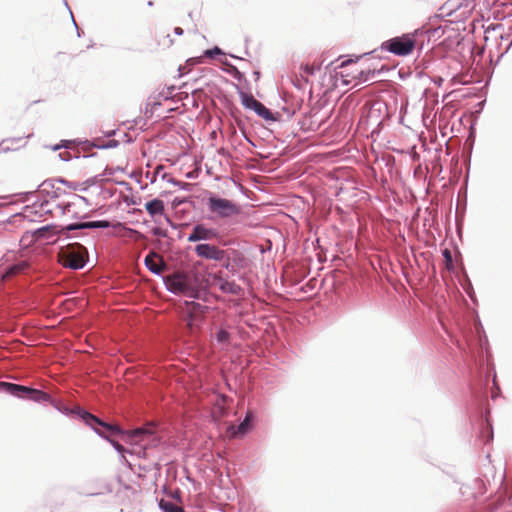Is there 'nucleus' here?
Instances as JSON below:
<instances>
[{"mask_svg": "<svg viewBox=\"0 0 512 512\" xmlns=\"http://www.w3.org/2000/svg\"><path fill=\"white\" fill-rule=\"evenodd\" d=\"M206 209L211 221L229 219L240 214V207L235 202L211 192L206 198Z\"/></svg>", "mask_w": 512, "mask_h": 512, "instance_id": "obj_1", "label": "nucleus"}, {"mask_svg": "<svg viewBox=\"0 0 512 512\" xmlns=\"http://www.w3.org/2000/svg\"><path fill=\"white\" fill-rule=\"evenodd\" d=\"M166 289L176 295L199 299L201 291L194 285L190 276L183 273H174L164 279Z\"/></svg>", "mask_w": 512, "mask_h": 512, "instance_id": "obj_2", "label": "nucleus"}, {"mask_svg": "<svg viewBox=\"0 0 512 512\" xmlns=\"http://www.w3.org/2000/svg\"><path fill=\"white\" fill-rule=\"evenodd\" d=\"M59 262L65 268L80 270L88 262V251L79 243L68 244L59 252Z\"/></svg>", "mask_w": 512, "mask_h": 512, "instance_id": "obj_3", "label": "nucleus"}, {"mask_svg": "<svg viewBox=\"0 0 512 512\" xmlns=\"http://www.w3.org/2000/svg\"><path fill=\"white\" fill-rule=\"evenodd\" d=\"M0 389L14 397L21 399H29L36 403H50L52 399V397L48 393L42 390L10 382H0Z\"/></svg>", "mask_w": 512, "mask_h": 512, "instance_id": "obj_4", "label": "nucleus"}, {"mask_svg": "<svg viewBox=\"0 0 512 512\" xmlns=\"http://www.w3.org/2000/svg\"><path fill=\"white\" fill-rule=\"evenodd\" d=\"M418 35V31L414 34H403L384 41L381 44V48L397 56H407L412 53L417 45L415 37Z\"/></svg>", "mask_w": 512, "mask_h": 512, "instance_id": "obj_5", "label": "nucleus"}, {"mask_svg": "<svg viewBox=\"0 0 512 512\" xmlns=\"http://www.w3.org/2000/svg\"><path fill=\"white\" fill-rule=\"evenodd\" d=\"M78 417L102 438L108 439L109 435H119L123 433L119 426L104 422L86 410H79Z\"/></svg>", "mask_w": 512, "mask_h": 512, "instance_id": "obj_6", "label": "nucleus"}, {"mask_svg": "<svg viewBox=\"0 0 512 512\" xmlns=\"http://www.w3.org/2000/svg\"><path fill=\"white\" fill-rule=\"evenodd\" d=\"M241 103L245 109L253 110L259 117L265 120H274L272 112L266 108L260 101L254 98L252 94L240 93Z\"/></svg>", "mask_w": 512, "mask_h": 512, "instance_id": "obj_7", "label": "nucleus"}, {"mask_svg": "<svg viewBox=\"0 0 512 512\" xmlns=\"http://www.w3.org/2000/svg\"><path fill=\"white\" fill-rule=\"evenodd\" d=\"M194 251L198 257L207 260L222 261L226 258V250L208 243L196 245Z\"/></svg>", "mask_w": 512, "mask_h": 512, "instance_id": "obj_8", "label": "nucleus"}, {"mask_svg": "<svg viewBox=\"0 0 512 512\" xmlns=\"http://www.w3.org/2000/svg\"><path fill=\"white\" fill-rule=\"evenodd\" d=\"M217 235L216 229L208 228L204 224H196L193 226L187 240L188 242L210 241L215 239Z\"/></svg>", "mask_w": 512, "mask_h": 512, "instance_id": "obj_9", "label": "nucleus"}, {"mask_svg": "<svg viewBox=\"0 0 512 512\" xmlns=\"http://www.w3.org/2000/svg\"><path fill=\"white\" fill-rule=\"evenodd\" d=\"M213 285L225 294L238 296L242 291V288L238 284H236L234 281H229L221 274H215L213 276Z\"/></svg>", "mask_w": 512, "mask_h": 512, "instance_id": "obj_10", "label": "nucleus"}, {"mask_svg": "<svg viewBox=\"0 0 512 512\" xmlns=\"http://www.w3.org/2000/svg\"><path fill=\"white\" fill-rule=\"evenodd\" d=\"M111 226L110 222L107 220H97V221H87V222H77L68 224L63 229L67 231L73 230H84V229H105Z\"/></svg>", "mask_w": 512, "mask_h": 512, "instance_id": "obj_11", "label": "nucleus"}, {"mask_svg": "<svg viewBox=\"0 0 512 512\" xmlns=\"http://www.w3.org/2000/svg\"><path fill=\"white\" fill-rule=\"evenodd\" d=\"M144 264L146 268L155 275H160L165 268V264L163 261L159 260V255L154 251H151L145 257Z\"/></svg>", "mask_w": 512, "mask_h": 512, "instance_id": "obj_12", "label": "nucleus"}, {"mask_svg": "<svg viewBox=\"0 0 512 512\" xmlns=\"http://www.w3.org/2000/svg\"><path fill=\"white\" fill-rule=\"evenodd\" d=\"M29 268V263L26 260L17 261L9 265L2 273L3 279H9L18 274L24 273Z\"/></svg>", "mask_w": 512, "mask_h": 512, "instance_id": "obj_13", "label": "nucleus"}, {"mask_svg": "<svg viewBox=\"0 0 512 512\" xmlns=\"http://www.w3.org/2000/svg\"><path fill=\"white\" fill-rule=\"evenodd\" d=\"M145 209L151 217L164 214V202L161 199L155 198L145 204Z\"/></svg>", "mask_w": 512, "mask_h": 512, "instance_id": "obj_14", "label": "nucleus"}, {"mask_svg": "<svg viewBox=\"0 0 512 512\" xmlns=\"http://www.w3.org/2000/svg\"><path fill=\"white\" fill-rule=\"evenodd\" d=\"M40 193H46L51 198H58L61 195V189L55 187L54 180H45L39 185Z\"/></svg>", "mask_w": 512, "mask_h": 512, "instance_id": "obj_15", "label": "nucleus"}, {"mask_svg": "<svg viewBox=\"0 0 512 512\" xmlns=\"http://www.w3.org/2000/svg\"><path fill=\"white\" fill-rule=\"evenodd\" d=\"M84 204L86 206L89 205V201L86 197L74 194L72 196V200L64 204V213L66 214H75L74 207L81 206Z\"/></svg>", "mask_w": 512, "mask_h": 512, "instance_id": "obj_16", "label": "nucleus"}, {"mask_svg": "<svg viewBox=\"0 0 512 512\" xmlns=\"http://www.w3.org/2000/svg\"><path fill=\"white\" fill-rule=\"evenodd\" d=\"M49 404L51 406H53L57 411H59L60 413L66 415V416H74V415L78 416V411L82 410L81 408L72 409V408L63 406L60 404V402L54 400L53 398L51 399Z\"/></svg>", "mask_w": 512, "mask_h": 512, "instance_id": "obj_17", "label": "nucleus"}, {"mask_svg": "<svg viewBox=\"0 0 512 512\" xmlns=\"http://www.w3.org/2000/svg\"><path fill=\"white\" fill-rule=\"evenodd\" d=\"M159 509L162 512H185V510L171 501L161 499L158 503Z\"/></svg>", "mask_w": 512, "mask_h": 512, "instance_id": "obj_18", "label": "nucleus"}, {"mask_svg": "<svg viewBox=\"0 0 512 512\" xmlns=\"http://www.w3.org/2000/svg\"><path fill=\"white\" fill-rule=\"evenodd\" d=\"M222 63L228 67L226 71L235 79H237L238 81H241L243 79V74L237 69L236 66L230 64L227 60L222 61Z\"/></svg>", "mask_w": 512, "mask_h": 512, "instance_id": "obj_19", "label": "nucleus"}, {"mask_svg": "<svg viewBox=\"0 0 512 512\" xmlns=\"http://www.w3.org/2000/svg\"><path fill=\"white\" fill-rule=\"evenodd\" d=\"M220 262L222 267L225 268L228 272H230L232 275L236 274L237 270L235 265L231 261V257L229 255L228 250H226V258Z\"/></svg>", "mask_w": 512, "mask_h": 512, "instance_id": "obj_20", "label": "nucleus"}, {"mask_svg": "<svg viewBox=\"0 0 512 512\" xmlns=\"http://www.w3.org/2000/svg\"><path fill=\"white\" fill-rule=\"evenodd\" d=\"M216 340L218 343L227 344L229 342L230 334L225 329H220L216 333Z\"/></svg>", "mask_w": 512, "mask_h": 512, "instance_id": "obj_21", "label": "nucleus"}, {"mask_svg": "<svg viewBox=\"0 0 512 512\" xmlns=\"http://www.w3.org/2000/svg\"><path fill=\"white\" fill-rule=\"evenodd\" d=\"M442 255L444 257V260H445V266L448 270H452L453 269V259H452V253L449 249H444L442 251Z\"/></svg>", "mask_w": 512, "mask_h": 512, "instance_id": "obj_22", "label": "nucleus"}, {"mask_svg": "<svg viewBox=\"0 0 512 512\" xmlns=\"http://www.w3.org/2000/svg\"><path fill=\"white\" fill-rule=\"evenodd\" d=\"M251 416L249 414L246 415L245 419L238 425V432L240 434H245L250 426Z\"/></svg>", "mask_w": 512, "mask_h": 512, "instance_id": "obj_23", "label": "nucleus"}, {"mask_svg": "<svg viewBox=\"0 0 512 512\" xmlns=\"http://www.w3.org/2000/svg\"><path fill=\"white\" fill-rule=\"evenodd\" d=\"M232 263L235 265V267L243 266V262L245 261L244 256L241 252L233 251V258L231 259Z\"/></svg>", "mask_w": 512, "mask_h": 512, "instance_id": "obj_24", "label": "nucleus"}, {"mask_svg": "<svg viewBox=\"0 0 512 512\" xmlns=\"http://www.w3.org/2000/svg\"><path fill=\"white\" fill-rule=\"evenodd\" d=\"M92 146L97 147L99 149H109V148H115L118 146L117 140H110L105 144H95L93 143Z\"/></svg>", "mask_w": 512, "mask_h": 512, "instance_id": "obj_25", "label": "nucleus"}, {"mask_svg": "<svg viewBox=\"0 0 512 512\" xmlns=\"http://www.w3.org/2000/svg\"><path fill=\"white\" fill-rule=\"evenodd\" d=\"M224 54L219 47H214L212 49H207L204 51V57L213 58L215 55Z\"/></svg>", "mask_w": 512, "mask_h": 512, "instance_id": "obj_26", "label": "nucleus"}, {"mask_svg": "<svg viewBox=\"0 0 512 512\" xmlns=\"http://www.w3.org/2000/svg\"><path fill=\"white\" fill-rule=\"evenodd\" d=\"M57 181L67 185L69 188H71L73 190H82V191L86 190V188H80V184L76 183V182H69V181H66L64 179H59Z\"/></svg>", "mask_w": 512, "mask_h": 512, "instance_id": "obj_27", "label": "nucleus"}, {"mask_svg": "<svg viewBox=\"0 0 512 512\" xmlns=\"http://www.w3.org/2000/svg\"><path fill=\"white\" fill-rule=\"evenodd\" d=\"M153 236L162 237L165 238L168 236L167 231L160 228V227H154L151 231Z\"/></svg>", "mask_w": 512, "mask_h": 512, "instance_id": "obj_28", "label": "nucleus"}, {"mask_svg": "<svg viewBox=\"0 0 512 512\" xmlns=\"http://www.w3.org/2000/svg\"><path fill=\"white\" fill-rule=\"evenodd\" d=\"M149 430L148 429H145V428H137L135 429L133 432H132V436L133 437H136V438H141L144 436V435H147L149 434Z\"/></svg>", "mask_w": 512, "mask_h": 512, "instance_id": "obj_29", "label": "nucleus"}, {"mask_svg": "<svg viewBox=\"0 0 512 512\" xmlns=\"http://www.w3.org/2000/svg\"><path fill=\"white\" fill-rule=\"evenodd\" d=\"M107 440L111 443V445L118 453L123 454L126 451L125 448L118 441L110 439L109 437Z\"/></svg>", "mask_w": 512, "mask_h": 512, "instance_id": "obj_30", "label": "nucleus"}, {"mask_svg": "<svg viewBox=\"0 0 512 512\" xmlns=\"http://www.w3.org/2000/svg\"><path fill=\"white\" fill-rule=\"evenodd\" d=\"M169 182L171 184H173L174 186L180 187L183 190H186V187L190 185L189 183L181 182V181H178L176 179H171V180H169Z\"/></svg>", "mask_w": 512, "mask_h": 512, "instance_id": "obj_31", "label": "nucleus"}, {"mask_svg": "<svg viewBox=\"0 0 512 512\" xmlns=\"http://www.w3.org/2000/svg\"><path fill=\"white\" fill-rule=\"evenodd\" d=\"M486 429H487V433H488V436H487V439L485 440L486 443H488L492 438H493V432H492V428H491V425L490 423L488 422V420H486Z\"/></svg>", "mask_w": 512, "mask_h": 512, "instance_id": "obj_32", "label": "nucleus"}, {"mask_svg": "<svg viewBox=\"0 0 512 512\" xmlns=\"http://www.w3.org/2000/svg\"><path fill=\"white\" fill-rule=\"evenodd\" d=\"M59 157H60V159H61V160H63V161H69V160H71V158H72V156H71L70 152H67V151H66V152H63V153H60V154H59Z\"/></svg>", "mask_w": 512, "mask_h": 512, "instance_id": "obj_33", "label": "nucleus"}, {"mask_svg": "<svg viewBox=\"0 0 512 512\" xmlns=\"http://www.w3.org/2000/svg\"><path fill=\"white\" fill-rule=\"evenodd\" d=\"M69 144H70V141H68V140L62 141V144L61 145H55L53 147V150H58L60 148H69Z\"/></svg>", "mask_w": 512, "mask_h": 512, "instance_id": "obj_34", "label": "nucleus"}, {"mask_svg": "<svg viewBox=\"0 0 512 512\" xmlns=\"http://www.w3.org/2000/svg\"><path fill=\"white\" fill-rule=\"evenodd\" d=\"M165 220L166 222L173 228H176V225L172 222V220L168 217V216H165Z\"/></svg>", "mask_w": 512, "mask_h": 512, "instance_id": "obj_35", "label": "nucleus"}, {"mask_svg": "<svg viewBox=\"0 0 512 512\" xmlns=\"http://www.w3.org/2000/svg\"><path fill=\"white\" fill-rule=\"evenodd\" d=\"M165 220L166 222L173 228H176V225L172 222V220L168 217V216H165Z\"/></svg>", "mask_w": 512, "mask_h": 512, "instance_id": "obj_36", "label": "nucleus"}, {"mask_svg": "<svg viewBox=\"0 0 512 512\" xmlns=\"http://www.w3.org/2000/svg\"><path fill=\"white\" fill-rule=\"evenodd\" d=\"M174 32H175V34H177V35H182V34H183V29H182V28H180V27H176V28L174 29Z\"/></svg>", "mask_w": 512, "mask_h": 512, "instance_id": "obj_37", "label": "nucleus"}, {"mask_svg": "<svg viewBox=\"0 0 512 512\" xmlns=\"http://www.w3.org/2000/svg\"><path fill=\"white\" fill-rule=\"evenodd\" d=\"M73 24L75 25V27H76V29H77V33H78V35H80V33H79V29H78V26H77L76 21H75L74 19H73Z\"/></svg>", "mask_w": 512, "mask_h": 512, "instance_id": "obj_38", "label": "nucleus"}, {"mask_svg": "<svg viewBox=\"0 0 512 512\" xmlns=\"http://www.w3.org/2000/svg\"><path fill=\"white\" fill-rule=\"evenodd\" d=\"M512 46V40L510 41L508 47L506 48V51Z\"/></svg>", "mask_w": 512, "mask_h": 512, "instance_id": "obj_39", "label": "nucleus"}, {"mask_svg": "<svg viewBox=\"0 0 512 512\" xmlns=\"http://www.w3.org/2000/svg\"><path fill=\"white\" fill-rule=\"evenodd\" d=\"M148 6H153V2L152 1H148Z\"/></svg>", "mask_w": 512, "mask_h": 512, "instance_id": "obj_40", "label": "nucleus"}, {"mask_svg": "<svg viewBox=\"0 0 512 512\" xmlns=\"http://www.w3.org/2000/svg\"><path fill=\"white\" fill-rule=\"evenodd\" d=\"M447 6H453V2H449L446 4Z\"/></svg>", "mask_w": 512, "mask_h": 512, "instance_id": "obj_41", "label": "nucleus"}, {"mask_svg": "<svg viewBox=\"0 0 512 512\" xmlns=\"http://www.w3.org/2000/svg\"><path fill=\"white\" fill-rule=\"evenodd\" d=\"M441 81H442V78H439V80H437V83L440 85Z\"/></svg>", "mask_w": 512, "mask_h": 512, "instance_id": "obj_42", "label": "nucleus"}, {"mask_svg": "<svg viewBox=\"0 0 512 512\" xmlns=\"http://www.w3.org/2000/svg\"><path fill=\"white\" fill-rule=\"evenodd\" d=\"M441 81H442V78H439V80H437V83L440 85Z\"/></svg>", "mask_w": 512, "mask_h": 512, "instance_id": "obj_43", "label": "nucleus"}, {"mask_svg": "<svg viewBox=\"0 0 512 512\" xmlns=\"http://www.w3.org/2000/svg\"><path fill=\"white\" fill-rule=\"evenodd\" d=\"M507 512H512V511H507Z\"/></svg>", "mask_w": 512, "mask_h": 512, "instance_id": "obj_44", "label": "nucleus"}]
</instances>
